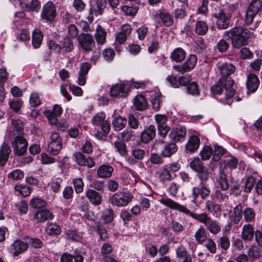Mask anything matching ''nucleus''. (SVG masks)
Instances as JSON below:
<instances>
[{
    "label": "nucleus",
    "instance_id": "1",
    "mask_svg": "<svg viewBox=\"0 0 262 262\" xmlns=\"http://www.w3.org/2000/svg\"><path fill=\"white\" fill-rule=\"evenodd\" d=\"M159 201L161 204H163V205L169 208L183 212L185 214L192 217L193 219L198 221V222L204 224L205 225L207 224V223L209 221V220L211 219V217H209L206 213L204 212L198 214L192 212L184 205H181L170 198H163L160 199Z\"/></svg>",
    "mask_w": 262,
    "mask_h": 262
},
{
    "label": "nucleus",
    "instance_id": "2",
    "mask_svg": "<svg viewBox=\"0 0 262 262\" xmlns=\"http://www.w3.org/2000/svg\"><path fill=\"white\" fill-rule=\"evenodd\" d=\"M225 35L231 39L233 47L238 49L248 44L251 32L238 26L226 31Z\"/></svg>",
    "mask_w": 262,
    "mask_h": 262
},
{
    "label": "nucleus",
    "instance_id": "3",
    "mask_svg": "<svg viewBox=\"0 0 262 262\" xmlns=\"http://www.w3.org/2000/svg\"><path fill=\"white\" fill-rule=\"evenodd\" d=\"M227 81H222L220 82V79L214 84L212 85L210 88L211 92L213 96L220 95L223 94L224 90H225V100L223 103L226 104L231 105L233 102L232 98L235 95V91L234 89H231L233 84H228Z\"/></svg>",
    "mask_w": 262,
    "mask_h": 262
},
{
    "label": "nucleus",
    "instance_id": "4",
    "mask_svg": "<svg viewBox=\"0 0 262 262\" xmlns=\"http://www.w3.org/2000/svg\"><path fill=\"white\" fill-rule=\"evenodd\" d=\"M88 254V249L79 246L73 249L72 253L63 252L60 256V262H84V257Z\"/></svg>",
    "mask_w": 262,
    "mask_h": 262
},
{
    "label": "nucleus",
    "instance_id": "5",
    "mask_svg": "<svg viewBox=\"0 0 262 262\" xmlns=\"http://www.w3.org/2000/svg\"><path fill=\"white\" fill-rule=\"evenodd\" d=\"M57 13L55 4L51 1H48L42 7L40 19L44 23L52 24L56 20Z\"/></svg>",
    "mask_w": 262,
    "mask_h": 262
},
{
    "label": "nucleus",
    "instance_id": "6",
    "mask_svg": "<svg viewBox=\"0 0 262 262\" xmlns=\"http://www.w3.org/2000/svg\"><path fill=\"white\" fill-rule=\"evenodd\" d=\"M189 166L196 173V176L202 183L206 182L209 179L210 172L198 157L193 158L190 162Z\"/></svg>",
    "mask_w": 262,
    "mask_h": 262
},
{
    "label": "nucleus",
    "instance_id": "7",
    "mask_svg": "<svg viewBox=\"0 0 262 262\" xmlns=\"http://www.w3.org/2000/svg\"><path fill=\"white\" fill-rule=\"evenodd\" d=\"M262 9V1L252 0L248 6L245 15V23L247 25L251 24L256 15Z\"/></svg>",
    "mask_w": 262,
    "mask_h": 262
},
{
    "label": "nucleus",
    "instance_id": "8",
    "mask_svg": "<svg viewBox=\"0 0 262 262\" xmlns=\"http://www.w3.org/2000/svg\"><path fill=\"white\" fill-rule=\"evenodd\" d=\"M219 73L221 76L220 78V82L222 81H227L229 85L230 83L233 84L234 80L230 76L233 74L235 70V67L232 63L227 62L223 63L218 66Z\"/></svg>",
    "mask_w": 262,
    "mask_h": 262
},
{
    "label": "nucleus",
    "instance_id": "9",
    "mask_svg": "<svg viewBox=\"0 0 262 262\" xmlns=\"http://www.w3.org/2000/svg\"><path fill=\"white\" fill-rule=\"evenodd\" d=\"M133 198V195L126 192H118L110 198V202L113 206L124 207L130 203Z\"/></svg>",
    "mask_w": 262,
    "mask_h": 262
},
{
    "label": "nucleus",
    "instance_id": "10",
    "mask_svg": "<svg viewBox=\"0 0 262 262\" xmlns=\"http://www.w3.org/2000/svg\"><path fill=\"white\" fill-rule=\"evenodd\" d=\"M181 86H185L186 92L190 95L199 97L201 95L199 85L196 81H192L189 77L181 76L180 78Z\"/></svg>",
    "mask_w": 262,
    "mask_h": 262
},
{
    "label": "nucleus",
    "instance_id": "11",
    "mask_svg": "<svg viewBox=\"0 0 262 262\" xmlns=\"http://www.w3.org/2000/svg\"><path fill=\"white\" fill-rule=\"evenodd\" d=\"M210 193L209 187L201 181V183L199 185L193 187L192 189V202L195 203L199 196L203 200H206L210 195Z\"/></svg>",
    "mask_w": 262,
    "mask_h": 262
},
{
    "label": "nucleus",
    "instance_id": "12",
    "mask_svg": "<svg viewBox=\"0 0 262 262\" xmlns=\"http://www.w3.org/2000/svg\"><path fill=\"white\" fill-rule=\"evenodd\" d=\"M213 15L216 19V25L217 29L225 30L229 27L231 16L227 14L225 10L220 9Z\"/></svg>",
    "mask_w": 262,
    "mask_h": 262
},
{
    "label": "nucleus",
    "instance_id": "13",
    "mask_svg": "<svg viewBox=\"0 0 262 262\" xmlns=\"http://www.w3.org/2000/svg\"><path fill=\"white\" fill-rule=\"evenodd\" d=\"M197 62V57L194 54H190L183 63L173 66L176 71L184 74L192 70Z\"/></svg>",
    "mask_w": 262,
    "mask_h": 262
},
{
    "label": "nucleus",
    "instance_id": "14",
    "mask_svg": "<svg viewBox=\"0 0 262 262\" xmlns=\"http://www.w3.org/2000/svg\"><path fill=\"white\" fill-rule=\"evenodd\" d=\"M77 39L81 48L87 52L91 51L95 45L93 36L89 33H81Z\"/></svg>",
    "mask_w": 262,
    "mask_h": 262
},
{
    "label": "nucleus",
    "instance_id": "15",
    "mask_svg": "<svg viewBox=\"0 0 262 262\" xmlns=\"http://www.w3.org/2000/svg\"><path fill=\"white\" fill-rule=\"evenodd\" d=\"M187 130L185 127L178 126L173 127L168 135L171 141L176 143L182 142L185 139Z\"/></svg>",
    "mask_w": 262,
    "mask_h": 262
},
{
    "label": "nucleus",
    "instance_id": "16",
    "mask_svg": "<svg viewBox=\"0 0 262 262\" xmlns=\"http://www.w3.org/2000/svg\"><path fill=\"white\" fill-rule=\"evenodd\" d=\"M156 135L155 126L150 124L145 126L144 129L140 133V140L143 143L147 144L155 138Z\"/></svg>",
    "mask_w": 262,
    "mask_h": 262
},
{
    "label": "nucleus",
    "instance_id": "17",
    "mask_svg": "<svg viewBox=\"0 0 262 262\" xmlns=\"http://www.w3.org/2000/svg\"><path fill=\"white\" fill-rule=\"evenodd\" d=\"M85 193L89 202L93 206H97L101 204L103 201L101 193L94 189L88 188L86 190Z\"/></svg>",
    "mask_w": 262,
    "mask_h": 262
},
{
    "label": "nucleus",
    "instance_id": "18",
    "mask_svg": "<svg viewBox=\"0 0 262 262\" xmlns=\"http://www.w3.org/2000/svg\"><path fill=\"white\" fill-rule=\"evenodd\" d=\"M66 239L73 242L82 243L84 242L83 233L76 228L69 229L65 231Z\"/></svg>",
    "mask_w": 262,
    "mask_h": 262
},
{
    "label": "nucleus",
    "instance_id": "19",
    "mask_svg": "<svg viewBox=\"0 0 262 262\" xmlns=\"http://www.w3.org/2000/svg\"><path fill=\"white\" fill-rule=\"evenodd\" d=\"M129 91V87L126 88V85L124 83H117L111 88V96L113 97H125Z\"/></svg>",
    "mask_w": 262,
    "mask_h": 262
},
{
    "label": "nucleus",
    "instance_id": "20",
    "mask_svg": "<svg viewBox=\"0 0 262 262\" xmlns=\"http://www.w3.org/2000/svg\"><path fill=\"white\" fill-rule=\"evenodd\" d=\"M93 226V230L99 235V240L106 241L110 237L108 230L105 228L104 224L99 221H95Z\"/></svg>",
    "mask_w": 262,
    "mask_h": 262
},
{
    "label": "nucleus",
    "instance_id": "21",
    "mask_svg": "<svg viewBox=\"0 0 262 262\" xmlns=\"http://www.w3.org/2000/svg\"><path fill=\"white\" fill-rule=\"evenodd\" d=\"M200 144V138L195 136H191L185 145L186 150L190 154H193L198 150Z\"/></svg>",
    "mask_w": 262,
    "mask_h": 262
},
{
    "label": "nucleus",
    "instance_id": "22",
    "mask_svg": "<svg viewBox=\"0 0 262 262\" xmlns=\"http://www.w3.org/2000/svg\"><path fill=\"white\" fill-rule=\"evenodd\" d=\"M54 215L45 208L37 210L34 214V219L37 222H44L49 220H52Z\"/></svg>",
    "mask_w": 262,
    "mask_h": 262
},
{
    "label": "nucleus",
    "instance_id": "23",
    "mask_svg": "<svg viewBox=\"0 0 262 262\" xmlns=\"http://www.w3.org/2000/svg\"><path fill=\"white\" fill-rule=\"evenodd\" d=\"M164 145L161 154L163 157L169 158L178 150V147L176 143L171 141L167 142L165 141Z\"/></svg>",
    "mask_w": 262,
    "mask_h": 262
},
{
    "label": "nucleus",
    "instance_id": "24",
    "mask_svg": "<svg viewBox=\"0 0 262 262\" xmlns=\"http://www.w3.org/2000/svg\"><path fill=\"white\" fill-rule=\"evenodd\" d=\"M163 97V95L159 90L152 92L150 102L152 109L155 111L158 112L160 111L161 105L162 103Z\"/></svg>",
    "mask_w": 262,
    "mask_h": 262
},
{
    "label": "nucleus",
    "instance_id": "25",
    "mask_svg": "<svg viewBox=\"0 0 262 262\" xmlns=\"http://www.w3.org/2000/svg\"><path fill=\"white\" fill-rule=\"evenodd\" d=\"M134 105L135 108L139 111H144L148 107L146 98L142 94H138L135 97Z\"/></svg>",
    "mask_w": 262,
    "mask_h": 262
},
{
    "label": "nucleus",
    "instance_id": "26",
    "mask_svg": "<svg viewBox=\"0 0 262 262\" xmlns=\"http://www.w3.org/2000/svg\"><path fill=\"white\" fill-rule=\"evenodd\" d=\"M28 142L23 136L18 135L17 128V157L24 155L27 151Z\"/></svg>",
    "mask_w": 262,
    "mask_h": 262
},
{
    "label": "nucleus",
    "instance_id": "27",
    "mask_svg": "<svg viewBox=\"0 0 262 262\" xmlns=\"http://www.w3.org/2000/svg\"><path fill=\"white\" fill-rule=\"evenodd\" d=\"M246 84L248 91L254 93L258 88L259 80L255 74H250L248 76Z\"/></svg>",
    "mask_w": 262,
    "mask_h": 262
},
{
    "label": "nucleus",
    "instance_id": "28",
    "mask_svg": "<svg viewBox=\"0 0 262 262\" xmlns=\"http://www.w3.org/2000/svg\"><path fill=\"white\" fill-rule=\"evenodd\" d=\"M255 231L253 226L251 224H245L244 225L241 237L244 241L250 242L253 239L255 236Z\"/></svg>",
    "mask_w": 262,
    "mask_h": 262
},
{
    "label": "nucleus",
    "instance_id": "29",
    "mask_svg": "<svg viewBox=\"0 0 262 262\" xmlns=\"http://www.w3.org/2000/svg\"><path fill=\"white\" fill-rule=\"evenodd\" d=\"M186 56V51L181 47L175 48L171 52L170 58L172 61L176 62H182Z\"/></svg>",
    "mask_w": 262,
    "mask_h": 262
},
{
    "label": "nucleus",
    "instance_id": "30",
    "mask_svg": "<svg viewBox=\"0 0 262 262\" xmlns=\"http://www.w3.org/2000/svg\"><path fill=\"white\" fill-rule=\"evenodd\" d=\"M147 46L148 52L150 54L156 53L160 49L159 39L155 35H152L148 37Z\"/></svg>",
    "mask_w": 262,
    "mask_h": 262
},
{
    "label": "nucleus",
    "instance_id": "31",
    "mask_svg": "<svg viewBox=\"0 0 262 262\" xmlns=\"http://www.w3.org/2000/svg\"><path fill=\"white\" fill-rule=\"evenodd\" d=\"M261 248L255 245H252L247 251V255L251 262L255 261L261 257Z\"/></svg>",
    "mask_w": 262,
    "mask_h": 262
},
{
    "label": "nucleus",
    "instance_id": "32",
    "mask_svg": "<svg viewBox=\"0 0 262 262\" xmlns=\"http://www.w3.org/2000/svg\"><path fill=\"white\" fill-rule=\"evenodd\" d=\"M43 38V35L39 29L33 30L32 35V45L34 49L40 48Z\"/></svg>",
    "mask_w": 262,
    "mask_h": 262
},
{
    "label": "nucleus",
    "instance_id": "33",
    "mask_svg": "<svg viewBox=\"0 0 262 262\" xmlns=\"http://www.w3.org/2000/svg\"><path fill=\"white\" fill-rule=\"evenodd\" d=\"M137 114L138 113L135 114L128 113L127 114V123L129 129L137 130L139 128V126H141Z\"/></svg>",
    "mask_w": 262,
    "mask_h": 262
},
{
    "label": "nucleus",
    "instance_id": "34",
    "mask_svg": "<svg viewBox=\"0 0 262 262\" xmlns=\"http://www.w3.org/2000/svg\"><path fill=\"white\" fill-rule=\"evenodd\" d=\"M127 118L120 115L115 117L112 121L113 128L115 131H120L124 129L126 124Z\"/></svg>",
    "mask_w": 262,
    "mask_h": 262
},
{
    "label": "nucleus",
    "instance_id": "35",
    "mask_svg": "<svg viewBox=\"0 0 262 262\" xmlns=\"http://www.w3.org/2000/svg\"><path fill=\"white\" fill-rule=\"evenodd\" d=\"M114 171L113 168L108 165H102L97 170V176L98 178H108L112 176Z\"/></svg>",
    "mask_w": 262,
    "mask_h": 262
},
{
    "label": "nucleus",
    "instance_id": "36",
    "mask_svg": "<svg viewBox=\"0 0 262 262\" xmlns=\"http://www.w3.org/2000/svg\"><path fill=\"white\" fill-rule=\"evenodd\" d=\"M214 149H213V155L210 162L212 161L218 162L219 161L222 157L227 153L226 149L224 148L223 146L215 143L214 145Z\"/></svg>",
    "mask_w": 262,
    "mask_h": 262
},
{
    "label": "nucleus",
    "instance_id": "37",
    "mask_svg": "<svg viewBox=\"0 0 262 262\" xmlns=\"http://www.w3.org/2000/svg\"><path fill=\"white\" fill-rule=\"evenodd\" d=\"M11 152L10 147L7 144L3 143L0 149V165L1 166L5 165Z\"/></svg>",
    "mask_w": 262,
    "mask_h": 262
},
{
    "label": "nucleus",
    "instance_id": "38",
    "mask_svg": "<svg viewBox=\"0 0 262 262\" xmlns=\"http://www.w3.org/2000/svg\"><path fill=\"white\" fill-rule=\"evenodd\" d=\"M114 217L115 213L112 208H105L101 212L100 218L104 224L111 223L114 221Z\"/></svg>",
    "mask_w": 262,
    "mask_h": 262
},
{
    "label": "nucleus",
    "instance_id": "39",
    "mask_svg": "<svg viewBox=\"0 0 262 262\" xmlns=\"http://www.w3.org/2000/svg\"><path fill=\"white\" fill-rule=\"evenodd\" d=\"M158 16L165 27H169L173 25V19L169 12L163 10L159 12Z\"/></svg>",
    "mask_w": 262,
    "mask_h": 262
},
{
    "label": "nucleus",
    "instance_id": "40",
    "mask_svg": "<svg viewBox=\"0 0 262 262\" xmlns=\"http://www.w3.org/2000/svg\"><path fill=\"white\" fill-rule=\"evenodd\" d=\"M208 31V26L206 21L203 20H197L195 23L194 32L199 36H204Z\"/></svg>",
    "mask_w": 262,
    "mask_h": 262
},
{
    "label": "nucleus",
    "instance_id": "41",
    "mask_svg": "<svg viewBox=\"0 0 262 262\" xmlns=\"http://www.w3.org/2000/svg\"><path fill=\"white\" fill-rule=\"evenodd\" d=\"M46 231L48 235L51 236H58L61 233V229L59 225L50 222L47 224Z\"/></svg>",
    "mask_w": 262,
    "mask_h": 262
},
{
    "label": "nucleus",
    "instance_id": "42",
    "mask_svg": "<svg viewBox=\"0 0 262 262\" xmlns=\"http://www.w3.org/2000/svg\"><path fill=\"white\" fill-rule=\"evenodd\" d=\"M107 4L106 0H97L95 2V6H92L91 4V8H93L94 13L96 16L101 15L103 13Z\"/></svg>",
    "mask_w": 262,
    "mask_h": 262
},
{
    "label": "nucleus",
    "instance_id": "43",
    "mask_svg": "<svg viewBox=\"0 0 262 262\" xmlns=\"http://www.w3.org/2000/svg\"><path fill=\"white\" fill-rule=\"evenodd\" d=\"M194 237L199 244L202 245L208 239L207 232L205 228L200 226L194 234Z\"/></svg>",
    "mask_w": 262,
    "mask_h": 262
},
{
    "label": "nucleus",
    "instance_id": "44",
    "mask_svg": "<svg viewBox=\"0 0 262 262\" xmlns=\"http://www.w3.org/2000/svg\"><path fill=\"white\" fill-rule=\"evenodd\" d=\"M209 232L213 234H218L221 230L220 223L216 220H213L211 218L205 225Z\"/></svg>",
    "mask_w": 262,
    "mask_h": 262
},
{
    "label": "nucleus",
    "instance_id": "45",
    "mask_svg": "<svg viewBox=\"0 0 262 262\" xmlns=\"http://www.w3.org/2000/svg\"><path fill=\"white\" fill-rule=\"evenodd\" d=\"M62 148V142L51 141L48 144V150L52 155H57Z\"/></svg>",
    "mask_w": 262,
    "mask_h": 262
},
{
    "label": "nucleus",
    "instance_id": "46",
    "mask_svg": "<svg viewBox=\"0 0 262 262\" xmlns=\"http://www.w3.org/2000/svg\"><path fill=\"white\" fill-rule=\"evenodd\" d=\"M205 208L209 212L217 213L221 212L222 207L212 200H207L205 202Z\"/></svg>",
    "mask_w": 262,
    "mask_h": 262
},
{
    "label": "nucleus",
    "instance_id": "47",
    "mask_svg": "<svg viewBox=\"0 0 262 262\" xmlns=\"http://www.w3.org/2000/svg\"><path fill=\"white\" fill-rule=\"evenodd\" d=\"M106 32L105 29L100 25L96 28L95 38L97 42L99 45L103 44L106 40Z\"/></svg>",
    "mask_w": 262,
    "mask_h": 262
},
{
    "label": "nucleus",
    "instance_id": "48",
    "mask_svg": "<svg viewBox=\"0 0 262 262\" xmlns=\"http://www.w3.org/2000/svg\"><path fill=\"white\" fill-rule=\"evenodd\" d=\"M114 145L116 150L121 156L125 157L127 155L128 151L125 142L122 140H117L114 142Z\"/></svg>",
    "mask_w": 262,
    "mask_h": 262
},
{
    "label": "nucleus",
    "instance_id": "49",
    "mask_svg": "<svg viewBox=\"0 0 262 262\" xmlns=\"http://www.w3.org/2000/svg\"><path fill=\"white\" fill-rule=\"evenodd\" d=\"M60 42L62 49H64L66 52H71L74 49L73 40L72 38L68 36L64 37Z\"/></svg>",
    "mask_w": 262,
    "mask_h": 262
},
{
    "label": "nucleus",
    "instance_id": "50",
    "mask_svg": "<svg viewBox=\"0 0 262 262\" xmlns=\"http://www.w3.org/2000/svg\"><path fill=\"white\" fill-rule=\"evenodd\" d=\"M243 206L239 203L236 205L233 209L234 217L233 219L231 220L235 225H237L241 219L243 215Z\"/></svg>",
    "mask_w": 262,
    "mask_h": 262
},
{
    "label": "nucleus",
    "instance_id": "51",
    "mask_svg": "<svg viewBox=\"0 0 262 262\" xmlns=\"http://www.w3.org/2000/svg\"><path fill=\"white\" fill-rule=\"evenodd\" d=\"M120 137L124 142L133 141L135 140L136 136L133 129H125L120 133Z\"/></svg>",
    "mask_w": 262,
    "mask_h": 262
},
{
    "label": "nucleus",
    "instance_id": "52",
    "mask_svg": "<svg viewBox=\"0 0 262 262\" xmlns=\"http://www.w3.org/2000/svg\"><path fill=\"white\" fill-rule=\"evenodd\" d=\"M201 160L205 161L210 158L213 155V148L210 145H204L200 151Z\"/></svg>",
    "mask_w": 262,
    "mask_h": 262
},
{
    "label": "nucleus",
    "instance_id": "53",
    "mask_svg": "<svg viewBox=\"0 0 262 262\" xmlns=\"http://www.w3.org/2000/svg\"><path fill=\"white\" fill-rule=\"evenodd\" d=\"M171 129V128L167 124L157 127L158 134L160 136V138H161L159 139V143H165L164 138L166 137L168 133L169 132H170Z\"/></svg>",
    "mask_w": 262,
    "mask_h": 262
},
{
    "label": "nucleus",
    "instance_id": "54",
    "mask_svg": "<svg viewBox=\"0 0 262 262\" xmlns=\"http://www.w3.org/2000/svg\"><path fill=\"white\" fill-rule=\"evenodd\" d=\"M168 166L166 165L164 167L160 169V178L162 181H170L174 178L173 174L169 170Z\"/></svg>",
    "mask_w": 262,
    "mask_h": 262
},
{
    "label": "nucleus",
    "instance_id": "55",
    "mask_svg": "<svg viewBox=\"0 0 262 262\" xmlns=\"http://www.w3.org/2000/svg\"><path fill=\"white\" fill-rule=\"evenodd\" d=\"M47 205L46 201L39 197L34 198L30 201V205L38 210L46 208Z\"/></svg>",
    "mask_w": 262,
    "mask_h": 262
},
{
    "label": "nucleus",
    "instance_id": "56",
    "mask_svg": "<svg viewBox=\"0 0 262 262\" xmlns=\"http://www.w3.org/2000/svg\"><path fill=\"white\" fill-rule=\"evenodd\" d=\"M256 185V179L252 175L249 176L245 181L244 191L246 193H250Z\"/></svg>",
    "mask_w": 262,
    "mask_h": 262
},
{
    "label": "nucleus",
    "instance_id": "57",
    "mask_svg": "<svg viewBox=\"0 0 262 262\" xmlns=\"http://www.w3.org/2000/svg\"><path fill=\"white\" fill-rule=\"evenodd\" d=\"M219 248H221L224 251H227L230 246L229 238L226 235L220 237L217 241Z\"/></svg>",
    "mask_w": 262,
    "mask_h": 262
},
{
    "label": "nucleus",
    "instance_id": "58",
    "mask_svg": "<svg viewBox=\"0 0 262 262\" xmlns=\"http://www.w3.org/2000/svg\"><path fill=\"white\" fill-rule=\"evenodd\" d=\"M230 159H228L227 160H225V167H228L231 170L236 169L237 167L238 163V160L235 156L230 155V153H228Z\"/></svg>",
    "mask_w": 262,
    "mask_h": 262
},
{
    "label": "nucleus",
    "instance_id": "59",
    "mask_svg": "<svg viewBox=\"0 0 262 262\" xmlns=\"http://www.w3.org/2000/svg\"><path fill=\"white\" fill-rule=\"evenodd\" d=\"M120 218L123 221V225L125 226H128L130 222L134 221V217L127 210L122 209L120 214Z\"/></svg>",
    "mask_w": 262,
    "mask_h": 262
},
{
    "label": "nucleus",
    "instance_id": "60",
    "mask_svg": "<svg viewBox=\"0 0 262 262\" xmlns=\"http://www.w3.org/2000/svg\"><path fill=\"white\" fill-rule=\"evenodd\" d=\"M243 215L247 222H251L254 221L255 212L253 208L246 207L243 210Z\"/></svg>",
    "mask_w": 262,
    "mask_h": 262
},
{
    "label": "nucleus",
    "instance_id": "61",
    "mask_svg": "<svg viewBox=\"0 0 262 262\" xmlns=\"http://www.w3.org/2000/svg\"><path fill=\"white\" fill-rule=\"evenodd\" d=\"M104 183L103 181L95 180L90 184L91 189L95 190L101 193H103L104 190Z\"/></svg>",
    "mask_w": 262,
    "mask_h": 262
},
{
    "label": "nucleus",
    "instance_id": "62",
    "mask_svg": "<svg viewBox=\"0 0 262 262\" xmlns=\"http://www.w3.org/2000/svg\"><path fill=\"white\" fill-rule=\"evenodd\" d=\"M47 46L49 50L54 52L55 53L60 54L62 47L57 43L54 40L50 39L47 42Z\"/></svg>",
    "mask_w": 262,
    "mask_h": 262
},
{
    "label": "nucleus",
    "instance_id": "63",
    "mask_svg": "<svg viewBox=\"0 0 262 262\" xmlns=\"http://www.w3.org/2000/svg\"><path fill=\"white\" fill-rule=\"evenodd\" d=\"M41 9V2L39 0H31L29 3L27 12L38 13Z\"/></svg>",
    "mask_w": 262,
    "mask_h": 262
},
{
    "label": "nucleus",
    "instance_id": "64",
    "mask_svg": "<svg viewBox=\"0 0 262 262\" xmlns=\"http://www.w3.org/2000/svg\"><path fill=\"white\" fill-rule=\"evenodd\" d=\"M106 114L104 112H100L96 115L92 119V123L95 126H100L105 120Z\"/></svg>",
    "mask_w": 262,
    "mask_h": 262
}]
</instances>
